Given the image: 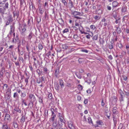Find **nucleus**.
Listing matches in <instances>:
<instances>
[{"mask_svg":"<svg viewBox=\"0 0 129 129\" xmlns=\"http://www.w3.org/2000/svg\"><path fill=\"white\" fill-rule=\"evenodd\" d=\"M5 119L7 120H10V115L8 114H6L5 115Z\"/></svg>","mask_w":129,"mask_h":129,"instance_id":"nucleus-9","label":"nucleus"},{"mask_svg":"<svg viewBox=\"0 0 129 129\" xmlns=\"http://www.w3.org/2000/svg\"><path fill=\"white\" fill-rule=\"evenodd\" d=\"M67 86L69 87H71L72 86V85L70 83H68L67 84Z\"/></svg>","mask_w":129,"mask_h":129,"instance_id":"nucleus-49","label":"nucleus"},{"mask_svg":"<svg viewBox=\"0 0 129 129\" xmlns=\"http://www.w3.org/2000/svg\"><path fill=\"white\" fill-rule=\"evenodd\" d=\"M85 11L86 13H87L88 11V9L87 8H85Z\"/></svg>","mask_w":129,"mask_h":129,"instance_id":"nucleus-59","label":"nucleus"},{"mask_svg":"<svg viewBox=\"0 0 129 129\" xmlns=\"http://www.w3.org/2000/svg\"><path fill=\"white\" fill-rule=\"evenodd\" d=\"M68 48V46L66 44L63 45H62V48L64 49H66Z\"/></svg>","mask_w":129,"mask_h":129,"instance_id":"nucleus-24","label":"nucleus"},{"mask_svg":"<svg viewBox=\"0 0 129 129\" xmlns=\"http://www.w3.org/2000/svg\"><path fill=\"white\" fill-rule=\"evenodd\" d=\"M116 30L117 32L118 33H120L121 32L120 28L118 27H117V26H116Z\"/></svg>","mask_w":129,"mask_h":129,"instance_id":"nucleus-17","label":"nucleus"},{"mask_svg":"<svg viewBox=\"0 0 129 129\" xmlns=\"http://www.w3.org/2000/svg\"><path fill=\"white\" fill-rule=\"evenodd\" d=\"M62 2L64 3V5H66L67 4V2L65 0H62Z\"/></svg>","mask_w":129,"mask_h":129,"instance_id":"nucleus-52","label":"nucleus"},{"mask_svg":"<svg viewBox=\"0 0 129 129\" xmlns=\"http://www.w3.org/2000/svg\"><path fill=\"white\" fill-rule=\"evenodd\" d=\"M48 97L50 99H51L52 98V94L51 93H50L48 94Z\"/></svg>","mask_w":129,"mask_h":129,"instance_id":"nucleus-43","label":"nucleus"},{"mask_svg":"<svg viewBox=\"0 0 129 129\" xmlns=\"http://www.w3.org/2000/svg\"><path fill=\"white\" fill-rule=\"evenodd\" d=\"M109 47L110 49H111L113 48V46L112 44H110L109 45Z\"/></svg>","mask_w":129,"mask_h":129,"instance_id":"nucleus-39","label":"nucleus"},{"mask_svg":"<svg viewBox=\"0 0 129 129\" xmlns=\"http://www.w3.org/2000/svg\"><path fill=\"white\" fill-rule=\"evenodd\" d=\"M8 87V85L6 84H4V86L3 87V89H4V87H5L6 88Z\"/></svg>","mask_w":129,"mask_h":129,"instance_id":"nucleus-45","label":"nucleus"},{"mask_svg":"<svg viewBox=\"0 0 129 129\" xmlns=\"http://www.w3.org/2000/svg\"><path fill=\"white\" fill-rule=\"evenodd\" d=\"M56 117V115L55 114H53L52 115H51V120L53 121H54V120L55 118Z\"/></svg>","mask_w":129,"mask_h":129,"instance_id":"nucleus-19","label":"nucleus"},{"mask_svg":"<svg viewBox=\"0 0 129 129\" xmlns=\"http://www.w3.org/2000/svg\"><path fill=\"white\" fill-rule=\"evenodd\" d=\"M5 7L6 8H8V3H7L6 4L5 6Z\"/></svg>","mask_w":129,"mask_h":129,"instance_id":"nucleus-47","label":"nucleus"},{"mask_svg":"<svg viewBox=\"0 0 129 129\" xmlns=\"http://www.w3.org/2000/svg\"><path fill=\"white\" fill-rule=\"evenodd\" d=\"M28 78H27L25 79V82H26V84H27L28 82Z\"/></svg>","mask_w":129,"mask_h":129,"instance_id":"nucleus-63","label":"nucleus"},{"mask_svg":"<svg viewBox=\"0 0 129 129\" xmlns=\"http://www.w3.org/2000/svg\"><path fill=\"white\" fill-rule=\"evenodd\" d=\"M15 64L16 66H19V63L18 61H17L16 62H15Z\"/></svg>","mask_w":129,"mask_h":129,"instance_id":"nucleus-57","label":"nucleus"},{"mask_svg":"<svg viewBox=\"0 0 129 129\" xmlns=\"http://www.w3.org/2000/svg\"><path fill=\"white\" fill-rule=\"evenodd\" d=\"M122 77L123 79V80L125 81H126L127 79V76H125V75H123L122 76Z\"/></svg>","mask_w":129,"mask_h":129,"instance_id":"nucleus-26","label":"nucleus"},{"mask_svg":"<svg viewBox=\"0 0 129 129\" xmlns=\"http://www.w3.org/2000/svg\"><path fill=\"white\" fill-rule=\"evenodd\" d=\"M90 27L91 29L93 30H94V29L96 28V27L95 26L92 25L90 26Z\"/></svg>","mask_w":129,"mask_h":129,"instance_id":"nucleus-30","label":"nucleus"},{"mask_svg":"<svg viewBox=\"0 0 129 129\" xmlns=\"http://www.w3.org/2000/svg\"><path fill=\"white\" fill-rule=\"evenodd\" d=\"M25 121V117L24 116H22L21 117V122H23Z\"/></svg>","mask_w":129,"mask_h":129,"instance_id":"nucleus-21","label":"nucleus"},{"mask_svg":"<svg viewBox=\"0 0 129 129\" xmlns=\"http://www.w3.org/2000/svg\"><path fill=\"white\" fill-rule=\"evenodd\" d=\"M107 9L109 10H110L111 9V7L110 6H107Z\"/></svg>","mask_w":129,"mask_h":129,"instance_id":"nucleus-48","label":"nucleus"},{"mask_svg":"<svg viewBox=\"0 0 129 129\" xmlns=\"http://www.w3.org/2000/svg\"><path fill=\"white\" fill-rule=\"evenodd\" d=\"M86 37L87 39H90V35L89 34L86 36Z\"/></svg>","mask_w":129,"mask_h":129,"instance_id":"nucleus-55","label":"nucleus"},{"mask_svg":"<svg viewBox=\"0 0 129 129\" xmlns=\"http://www.w3.org/2000/svg\"><path fill=\"white\" fill-rule=\"evenodd\" d=\"M81 51L82 52H84L86 53H88V51L86 50H82Z\"/></svg>","mask_w":129,"mask_h":129,"instance_id":"nucleus-42","label":"nucleus"},{"mask_svg":"<svg viewBox=\"0 0 129 129\" xmlns=\"http://www.w3.org/2000/svg\"><path fill=\"white\" fill-rule=\"evenodd\" d=\"M81 99V97L79 95H78L77 96V99L78 101H80Z\"/></svg>","mask_w":129,"mask_h":129,"instance_id":"nucleus-37","label":"nucleus"},{"mask_svg":"<svg viewBox=\"0 0 129 129\" xmlns=\"http://www.w3.org/2000/svg\"><path fill=\"white\" fill-rule=\"evenodd\" d=\"M94 18L96 20H99L100 19L99 17L98 16H94Z\"/></svg>","mask_w":129,"mask_h":129,"instance_id":"nucleus-40","label":"nucleus"},{"mask_svg":"<svg viewBox=\"0 0 129 129\" xmlns=\"http://www.w3.org/2000/svg\"><path fill=\"white\" fill-rule=\"evenodd\" d=\"M18 95L17 92H15L14 93L13 95V97L14 98L18 97Z\"/></svg>","mask_w":129,"mask_h":129,"instance_id":"nucleus-29","label":"nucleus"},{"mask_svg":"<svg viewBox=\"0 0 129 129\" xmlns=\"http://www.w3.org/2000/svg\"><path fill=\"white\" fill-rule=\"evenodd\" d=\"M51 110L52 112V115L55 114L54 113V110L52 109H51Z\"/></svg>","mask_w":129,"mask_h":129,"instance_id":"nucleus-60","label":"nucleus"},{"mask_svg":"<svg viewBox=\"0 0 129 129\" xmlns=\"http://www.w3.org/2000/svg\"><path fill=\"white\" fill-rule=\"evenodd\" d=\"M96 123L98 125H102L103 124L102 121L100 120H98L96 121Z\"/></svg>","mask_w":129,"mask_h":129,"instance_id":"nucleus-22","label":"nucleus"},{"mask_svg":"<svg viewBox=\"0 0 129 129\" xmlns=\"http://www.w3.org/2000/svg\"><path fill=\"white\" fill-rule=\"evenodd\" d=\"M13 126L15 128H17L18 126V125L17 123H14L13 124Z\"/></svg>","mask_w":129,"mask_h":129,"instance_id":"nucleus-35","label":"nucleus"},{"mask_svg":"<svg viewBox=\"0 0 129 129\" xmlns=\"http://www.w3.org/2000/svg\"><path fill=\"white\" fill-rule=\"evenodd\" d=\"M39 49L42 50L43 48V46L41 44H39Z\"/></svg>","mask_w":129,"mask_h":129,"instance_id":"nucleus-28","label":"nucleus"},{"mask_svg":"<svg viewBox=\"0 0 129 129\" xmlns=\"http://www.w3.org/2000/svg\"><path fill=\"white\" fill-rule=\"evenodd\" d=\"M21 28L20 32L21 35L23 36L25 35V32L26 30V25L25 24H22L20 27Z\"/></svg>","mask_w":129,"mask_h":129,"instance_id":"nucleus-2","label":"nucleus"},{"mask_svg":"<svg viewBox=\"0 0 129 129\" xmlns=\"http://www.w3.org/2000/svg\"><path fill=\"white\" fill-rule=\"evenodd\" d=\"M118 3L116 1H114L112 3V7L113 8L118 6Z\"/></svg>","mask_w":129,"mask_h":129,"instance_id":"nucleus-8","label":"nucleus"},{"mask_svg":"<svg viewBox=\"0 0 129 129\" xmlns=\"http://www.w3.org/2000/svg\"><path fill=\"white\" fill-rule=\"evenodd\" d=\"M78 88L79 90H82L83 88L82 86L80 85H78Z\"/></svg>","mask_w":129,"mask_h":129,"instance_id":"nucleus-27","label":"nucleus"},{"mask_svg":"<svg viewBox=\"0 0 129 129\" xmlns=\"http://www.w3.org/2000/svg\"><path fill=\"white\" fill-rule=\"evenodd\" d=\"M87 92L88 93H90L91 92V90L89 89H88L87 90Z\"/></svg>","mask_w":129,"mask_h":129,"instance_id":"nucleus-62","label":"nucleus"},{"mask_svg":"<svg viewBox=\"0 0 129 129\" xmlns=\"http://www.w3.org/2000/svg\"><path fill=\"white\" fill-rule=\"evenodd\" d=\"M59 116L60 117L59 119L60 122L62 123H64L65 122H64V120L63 117L60 115H59Z\"/></svg>","mask_w":129,"mask_h":129,"instance_id":"nucleus-11","label":"nucleus"},{"mask_svg":"<svg viewBox=\"0 0 129 129\" xmlns=\"http://www.w3.org/2000/svg\"><path fill=\"white\" fill-rule=\"evenodd\" d=\"M118 46L119 48L120 49H121L122 48V46L121 44H118Z\"/></svg>","mask_w":129,"mask_h":129,"instance_id":"nucleus-44","label":"nucleus"},{"mask_svg":"<svg viewBox=\"0 0 129 129\" xmlns=\"http://www.w3.org/2000/svg\"><path fill=\"white\" fill-rule=\"evenodd\" d=\"M88 123L90 124H91L92 125H93L92 122V121L91 118L90 117H88Z\"/></svg>","mask_w":129,"mask_h":129,"instance_id":"nucleus-13","label":"nucleus"},{"mask_svg":"<svg viewBox=\"0 0 129 129\" xmlns=\"http://www.w3.org/2000/svg\"><path fill=\"white\" fill-rule=\"evenodd\" d=\"M83 14V13H81L77 11H74L72 12V14L73 15V17L78 19H80V18L79 17L77 16H82Z\"/></svg>","mask_w":129,"mask_h":129,"instance_id":"nucleus-1","label":"nucleus"},{"mask_svg":"<svg viewBox=\"0 0 129 129\" xmlns=\"http://www.w3.org/2000/svg\"><path fill=\"white\" fill-rule=\"evenodd\" d=\"M79 23L77 22H76L75 23V25L76 26L78 27L79 26Z\"/></svg>","mask_w":129,"mask_h":129,"instance_id":"nucleus-56","label":"nucleus"},{"mask_svg":"<svg viewBox=\"0 0 129 129\" xmlns=\"http://www.w3.org/2000/svg\"><path fill=\"white\" fill-rule=\"evenodd\" d=\"M44 71L46 72V73H47V69L46 68H44Z\"/></svg>","mask_w":129,"mask_h":129,"instance_id":"nucleus-61","label":"nucleus"},{"mask_svg":"<svg viewBox=\"0 0 129 129\" xmlns=\"http://www.w3.org/2000/svg\"><path fill=\"white\" fill-rule=\"evenodd\" d=\"M126 33L127 34L129 33V29L128 28H126Z\"/></svg>","mask_w":129,"mask_h":129,"instance_id":"nucleus-64","label":"nucleus"},{"mask_svg":"<svg viewBox=\"0 0 129 129\" xmlns=\"http://www.w3.org/2000/svg\"><path fill=\"white\" fill-rule=\"evenodd\" d=\"M39 102L40 103H42L43 100L41 98H40L39 99Z\"/></svg>","mask_w":129,"mask_h":129,"instance_id":"nucleus-51","label":"nucleus"},{"mask_svg":"<svg viewBox=\"0 0 129 129\" xmlns=\"http://www.w3.org/2000/svg\"><path fill=\"white\" fill-rule=\"evenodd\" d=\"M126 7H122V12H125L126 11Z\"/></svg>","mask_w":129,"mask_h":129,"instance_id":"nucleus-18","label":"nucleus"},{"mask_svg":"<svg viewBox=\"0 0 129 129\" xmlns=\"http://www.w3.org/2000/svg\"><path fill=\"white\" fill-rule=\"evenodd\" d=\"M69 31V29L68 28H66L63 30V33H67Z\"/></svg>","mask_w":129,"mask_h":129,"instance_id":"nucleus-34","label":"nucleus"},{"mask_svg":"<svg viewBox=\"0 0 129 129\" xmlns=\"http://www.w3.org/2000/svg\"><path fill=\"white\" fill-rule=\"evenodd\" d=\"M68 126L70 129H76V127L71 121L68 122Z\"/></svg>","mask_w":129,"mask_h":129,"instance_id":"nucleus-4","label":"nucleus"},{"mask_svg":"<svg viewBox=\"0 0 129 129\" xmlns=\"http://www.w3.org/2000/svg\"><path fill=\"white\" fill-rule=\"evenodd\" d=\"M98 35H96L93 37V40H97L98 39Z\"/></svg>","mask_w":129,"mask_h":129,"instance_id":"nucleus-23","label":"nucleus"},{"mask_svg":"<svg viewBox=\"0 0 129 129\" xmlns=\"http://www.w3.org/2000/svg\"><path fill=\"white\" fill-rule=\"evenodd\" d=\"M79 30L81 32V33L82 34H89L88 33H86V32H84V31H82V30H81L80 29H79Z\"/></svg>","mask_w":129,"mask_h":129,"instance_id":"nucleus-41","label":"nucleus"},{"mask_svg":"<svg viewBox=\"0 0 129 129\" xmlns=\"http://www.w3.org/2000/svg\"><path fill=\"white\" fill-rule=\"evenodd\" d=\"M18 51L19 52V54H20L21 55H23L24 53L23 50H22L21 51H19V49H18Z\"/></svg>","mask_w":129,"mask_h":129,"instance_id":"nucleus-32","label":"nucleus"},{"mask_svg":"<svg viewBox=\"0 0 129 129\" xmlns=\"http://www.w3.org/2000/svg\"><path fill=\"white\" fill-rule=\"evenodd\" d=\"M101 105H102V106H103L105 105V103L104 102H103V100H102V103H101Z\"/></svg>","mask_w":129,"mask_h":129,"instance_id":"nucleus-58","label":"nucleus"},{"mask_svg":"<svg viewBox=\"0 0 129 129\" xmlns=\"http://www.w3.org/2000/svg\"><path fill=\"white\" fill-rule=\"evenodd\" d=\"M112 111L113 113L114 114H117L118 113L117 108L116 107H114L113 108Z\"/></svg>","mask_w":129,"mask_h":129,"instance_id":"nucleus-7","label":"nucleus"},{"mask_svg":"<svg viewBox=\"0 0 129 129\" xmlns=\"http://www.w3.org/2000/svg\"><path fill=\"white\" fill-rule=\"evenodd\" d=\"M29 97L30 99L32 100L33 99L34 100L35 99V96L33 94H30L29 96Z\"/></svg>","mask_w":129,"mask_h":129,"instance_id":"nucleus-10","label":"nucleus"},{"mask_svg":"<svg viewBox=\"0 0 129 129\" xmlns=\"http://www.w3.org/2000/svg\"><path fill=\"white\" fill-rule=\"evenodd\" d=\"M21 96L22 98L25 97L26 95V93L25 92H21Z\"/></svg>","mask_w":129,"mask_h":129,"instance_id":"nucleus-25","label":"nucleus"},{"mask_svg":"<svg viewBox=\"0 0 129 129\" xmlns=\"http://www.w3.org/2000/svg\"><path fill=\"white\" fill-rule=\"evenodd\" d=\"M41 80L40 78H38L37 79V82L38 83H40L41 82Z\"/></svg>","mask_w":129,"mask_h":129,"instance_id":"nucleus-36","label":"nucleus"},{"mask_svg":"<svg viewBox=\"0 0 129 129\" xmlns=\"http://www.w3.org/2000/svg\"><path fill=\"white\" fill-rule=\"evenodd\" d=\"M15 111L19 113H20L21 112V110L18 107H15L14 109Z\"/></svg>","mask_w":129,"mask_h":129,"instance_id":"nucleus-12","label":"nucleus"},{"mask_svg":"<svg viewBox=\"0 0 129 129\" xmlns=\"http://www.w3.org/2000/svg\"><path fill=\"white\" fill-rule=\"evenodd\" d=\"M32 36V33H30L28 36V38L29 40H30Z\"/></svg>","mask_w":129,"mask_h":129,"instance_id":"nucleus-20","label":"nucleus"},{"mask_svg":"<svg viewBox=\"0 0 129 129\" xmlns=\"http://www.w3.org/2000/svg\"><path fill=\"white\" fill-rule=\"evenodd\" d=\"M55 87L57 91H58L59 90V86L58 84H55Z\"/></svg>","mask_w":129,"mask_h":129,"instance_id":"nucleus-15","label":"nucleus"},{"mask_svg":"<svg viewBox=\"0 0 129 129\" xmlns=\"http://www.w3.org/2000/svg\"><path fill=\"white\" fill-rule=\"evenodd\" d=\"M63 82L62 80H60V85L61 88H62L63 87L64 85L63 84Z\"/></svg>","mask_w":129,"mask_h":129,"instance_id":"nucleus-16","label":"nucleus"},{"mask_svg":"<svg viewBox=\"0 0 129 129\" xmlns=\"http://www.w3.org/2000/svg\"><path fill=\"white\" fill-rule=\"evenodd\" d=\"M86 82L90 84L91 82V81L90 79H89L87 80Z\"/></svg>","mask_w":129,"mask_h":129,"instance_id":"nucleus-54","label":"nucleus"},{"mask_svg":"<svg viewBox=\"0 0 129 129\" xmlns=\"http://www.w3.org/2000/svg\"><path fill=\"white\" fill-rule=\"evenodd\" d=\"M113 118L114 123H116L117 121L116 119L114 117H113Z\"/></svg>","mask_w":129,"mask_h":129,"instance_id":"nucleus-50","label":"nucleus"},{"mask_svg":"<svg viewBox=\"0 0 129 129\" xmlns=\"http://www.w3.org/2000/svg\"><path fill=\"white\" fill-rule=\"evenodd\" d=\"M7 0H0V3H2V5H4L5 2Z\"/></svg>","mask_w":129,"mask_h":129,"instance_id":"nucleus-31","label":"nucleus"},{"mask_svg":"<svg viewBox=\"0 0 129 129\" xmlns=\"http://www.w3.org/2000/svg\"><path fill=\"white\" fill-rule=\"evenodd\" d=\"M57 125V123L56 122H54L53 123V126L56 127Z\"/></svg>","mask_w":129,"mask_h":129,"instance_id":"nucleus-38","label":"nucleus"},{"mask_svg":"<svg viewBox=\"0 0 129 129\" xmlns=\"http://www.w3.org/2000/svg\"><path fill=\"white\" fill-rule=\"evenodd\" d=\"M109 59L110 60H112L113 58L112 56L111 55H110L108 57Z\"/></svg>","mask_w":129,"mask_h":129,"instance_id":"nucleus-53","label":"nucleus"},{"mask_svg":"<svg viewBox=\"0 0 129 129\" xmlns=\"http://www.w3.org/2000/svg\"><path fill=\"white\" fill-rule=\"evenodd\" d=\"M7 21L6 22V25H7L9 24L10 22L12 21V18L11 16H9L7 17Z\"/></svg>","mask_w":129,"mask_h":129,"instance_id":"nucleus-5","label":"nucleus"},{"mask_svg":"<svg viewBox=\"0 0 129 129\" xmlns=\"http://www.w3.org/2000/svg\"><path fill=\"white\" fill-rule=\"evenodd\" d=\"M15 29V28L14 25H13L11 26L9 33L8 35V37H9L10 35H11L12 33L14 32Z\"/></svg>","mask_w":129,"mask_h":129,"instance_id":"nucleus-3","label":"nucleus"},{"mask_svg":"<svg viewBox=\"0 0 129 129\" xmlns=\"http://www.w3.org/2000/svg\"><path fill=\"white\" fill-rule=\"evenodd\" d=\"M2 129H8V128L7 124H3L2 127Z\"/></svg>","mask_w":129,"mask_h":129,"instance_id":"nucleus-14","label":"nucleus"},{"mask_svg":"<svg viewBox=\"0 0 129 129\" xmlns=\"http://www.w3.org/2000/svg\"><path fill=\"white\" fill-rule=\"evenodd\" d=\"M51 53L50 52H48L46 54L47 56L49 57V55L51 54Z\"/></svg>","mask_w":129,"mask_h":129,"instance_id":"nucleus-46","label":"nucleus"},{"mask_svg":"<svg viewBox=\"0 0 129 129\" xmlns=\"http://www.w3.org/2000/svg\"><path fill=\"white\" fill-rule=\"evenodd\" d=\"M88 101V99H85L84 102V103L85 104H86L87 103Z\"/></svg>","mask_w":129,"mask_h":129,"instance_id":"nucleus-33","label":"nucleus"},{"mask_svg":"<svg viewBox=\"0 0 129 129\" xmlns=\"http://www.w3.org/2000/svg\"><path fill=\"white\" fill-rule=\"evenodd\" d=\"M4 5L2 3H0V12L2 13H4L5 10V8L3 7Z\"/></svg>","mask_w":129,"mask_h":129,"instance_id":"nucleus-6","label":"nucleus"}]
</instances>
